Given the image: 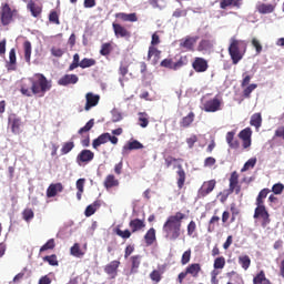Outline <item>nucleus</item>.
<instances>
[{"instance_id":"nucleus-1","label":"nucleus","mask_w":284,"mask_h":284,"mask_svg":"<svg viewBox=\"0 0 284 284\" xmlns=\"http://www.w3.org/2000/svg\"><path fill=\"white\" fill-rule=\"evenodd\" d=\"M28 81L29 84L23 83L20 89L21 94L24 97H32V94L44 97L45 92H50L52 88V83L41 73L34 74L32 78H29Z\"/></svg>"},{"instance_id":"nucleus-2","label":"nucleus","mask_w":284,"mask_h":284,"mask_svg":"<svg viewBox=\"0 0 284 284\" xmlns=\"http://www.w3.org/2000/svg\"><path fill=\"white\" fill-rule=\"evenodd\" d=\"M246 45L242 40H236L231 38L229 54L233 61V64L236 65L241 59H243V52H245Z\"/></svg>"},{"instance_id":"nucleus-3","label":"nucleus","mask_w":284,"mask_h":284,"mask_svg":"<svg viewBox=\"0 0 284 284\" xmlns=\"http://www.w3.org/2000/svg\"><path fill=\"white\" fill-rule=\"evenodd\" d=\"M183 219H185V214L176 212L174 215L168 217L163 227H169L171 230H181Z\"/></svg>"},{"instance_id":"nucleus-4","label":"nucleus","mask_w":284,"mask_h":284,"mask_svg":"<svg viewBox=\"0 0 284 284\" xmlns=\"http://www.w3.org/2000/svg\"><path fill=\"white\" fill-rule=\"evenodd\" d=\"M108 141H110L112 145H116V143H119V138L111 135L110 133H102L100 136L93 140L92 148L97 150V148L108 143Z\"/></svg>"},{"instance_id":"nucleus-5","label":"nucleus","mask_w":284,"mask_h":284,"mask_svg":"<svg viewBox=\"0 0 284 284\" xmlns=\"http://www.w3.org/2000/svg\"><path fill=\"white\" fill-rule=\"evenodd\" d=\"M8 121H9V126L11 129V132L13 134H21V125H22L21 116L12 113L9 115Z\"/></svg>"},{"instance_id":"nucleus-6","label":"nucleus","mask_w":284,"mask_h":284,"mask_svg":"<svg viewBox=\"0 0 284 284\" xmlns=\"http://www.w3.org/2000/svg\"><path fill=\"white\" fill-rule=\"evenodd\" d=\"M256 209H255V213L253 215L254 219H263L264 221V225H266V223H270V213H267V210L265 209V205H263L262 203H256Z\"/></svg>"},{"instance_id":"nucleus-7","label":"nucleus","mask_w":284,"mask_h":284,"mask_svg":"<svg viewBox=\"0 0 284 284\" xmlns=\"http://www.w3.org/2000/svg\"><path fill=\"white\" fill-rule=\"evenodd\" d=\"M214 187H216V180L206 181L202 184L199 190V196H207L211 192H214Z\"/></svg>"},{"instance_id":"nucleus-8","label":"nucleus","mask_w":284,"mask_h":284,"mask_svg":"<svg viewBox=\"0 0 284 284\" xmlns=\"http://www.w3.org/2000/svg\"><path fill=\"white\" fill-rule=\"evenodd\" d=\"M93 159H94V152L88 149H84L78 154L77 163L78 165H81V163H90V161H93Z\"/></svg>"},{"instance_id":"nucleus-9","label":"nucleus","mask_w":284,"mask_h":284,"mask_svg":"<svg viewBox=\"0 0 284 284\" xmlns=\"http://www.w3.org/2000/svg\"><path fill=\"white\" fill-rule=\"evenodd\" d=\"M203 110L204 112H219V110H221V100H219V98H214L206 101Z\"/></svg>"},{"instance_id":"nucleus-10","label":"nucleus","mask_w":284,"mask_h":284,"mask_svg":"<svg viewBox=\"0 0 284 284\" xmlns=\"http://www.w3.org/2000/svg\"><path fill=\"white\" fill-rule=\"evenodd\" d=\"M255 9L260 14H272L276 10V7L271 3L257 2Z\"/></svg>"},{"instance_id":"nucleus-11","label":"nucleus","mask_w":284,"mask_h":284,"mask_svg":"<svg viewBox=\"0 0 284 284\" xmlns=\"http://www.w3.org/2000/svg\"><path fill=\"white\" fill-rule=\"evenodd\" d=\"M85 99H87V103H85L84 110H87L88 112L91 108L99 105V101L101 97L93 93H87Z\"/></svg>"},{"instance_id":"nucleus-12","label":"nucleus","mask_w":284,"mask_h":284,"mask_svg":"<svg viewBox=\"0 0 284 284\" xmlns=\"http://www.w3.org/2000/svg\"><path fill=\"white\" fill-rule=\"evenodd\" d=\"M192 65L195 72H206L209 68L207 60L203 58H195Z\"/></svg>"},{"instance_id":"nucleus-13","label":"nucleus","mask_w":284,"mask_h":284,"mask_svg":"<svg viewBox=\"0 0 284 284\" xmlns=\"http://www.w3.org/2000/svg\"><path fill=\"white\" fill-rule=\"evenodd\" d=\"M199 38L196 37H186L180 40V48H184V50L192 51L194 50V43H196Z\"/></svg>"},{"instance_id":"nucleus-14","label":"nucleus","mask_w":284,"mask_h":284,"mask_svg":"<svg viewBox=\"0 0 284 284\" xmlns=\"http://www.w3.org/2000/svg\"><path fill=\"white\" fill-rule=\"evenodd\" d=\"M163 233L165 234V239H168L169 241H176V239H179V236H181V230L179 229H169L163 226Z\"/></svg>"},{"instance_id":"nucleus-15","label":"nucleus","mask_w":284,"mask_h":284,"mask_svg":"<svg viewBox=\"0 0 284 284\" xmlns=\"http://www.w3.org/2000/svg\"><path fill=\"white\" fill-rule=\"evenodd\" d=\"M78 82H79V77H77V74H65L58 81L59 85H70V84L74 85Z\"/></svg>"},{"instance_id":"nucleus-16","label":"nucleus","mask_w":284,"mask_h":284,"mask_svg":"<svg viewBox=\"0 0 284 284\" xmlns=\"http://www.w3.org/2000/svg\"><path fill=\"white\" fill-rule=\"evenodd\" d=\"M59 192H63V184H61V183L51 184L47 189V196H48V199H52V197L57 196V194H59Z\"/></svg>"},{"instance_id":"nucleus-17","label":"nucleus","mask_w":284,"mask_h":284,"mask_svg":"<svg viewBox=\"0 0 284 284\" xmlns=\"http://www.w3.org/2000/svg\"><path fill=\"white\" fill-rule=\"evenodd\" d=\"M112 28H113V32L115 34V37L119 38H125L128 37L130 33L128 32V29L116 22L112 23Z\"/></svg>"},{"instance_id":"nucleus-18","label":"nucleus","mask_w":284,"mask_h":284,"mask_svg":"<svg viewBox=\"0 0 284 284\" xmlns=\"http://www.w3.org/2000/svg\"><path fill=\"white\" fill-rule=\"evenodd\" d=\"M1 21L3 26H8V23L12 21V10H10V7L8 4H4L2 8Z\"/></svg>"},{"instance_id":"nucleus-19","label":"nucleus","mask_w":284,"mask_h":284,"mask_svg":"<svg viewBox=\"0 0 284 284\" xmlns=\"http://www.w3.org/2000/svg\"><path fill=\"white\" fill-rule=\"evenodd\" d=\"M119 265H121V262L112 261L105 266L104 272H106L112 278H116V270H119Z\"/></svg>"},{"instance_id":"nucleus-20","label":"nucleus","mask_w":284,"mask_h":284,"mask_svg":"<svg viewBox=\"0 0 284 284\" xmlns=\"http://www.w3.org/2000/svg\"><path fill=\"white\" fill-rule=\"evenodd\" d=\"M116 19H121L122 21H129L130 23H134L139 21V18H136V13H116L115 14Z\"/></svg>"},{"instance_id":"nucleus-21","label":"nucleus","mask_w":284,"mask_h":284,"mask_svg":"<svg viewBox=\"0 0 284 284\" xmlns=\"http://www.w3.org/2000/svg\"><path fill=\"white\" fill-rule=\"evenodd\" d=\"M234 134H236V132L231 131L226 133V143L229 145V148H231L232 150H237L239 148V141H234Z\"/></svg>"},{"instance_id":"nucleus-22","label":"nucleus","mask_w":284,"mask_h":284,"mask_svg":"<svg viewBox=\"0 0 284 284\" xmlns=\"http://www.w3.org/2000/svg\"><path fill=\"white\" fill-rule=\"evenodd\" d=\"M128 150H143V144L139 140L130 141L123 146V152H128Z\"/></svg>"},{"instance_id":"nucleus-23","label":"nucleus","mask_w":284,"mask_h":284,"mask_svg":"<svg viewBox=\"0 0 284 284\" xmlns=\"http://www.w3.org/2000/svg\"><path fill=\"white\" fill-rule=\"evenodd\" d=\"M129 225L133 233L139 232V230H143V227H145V223L139 219L131 220Z\"/></svg>"},{"instance_id":"nucleus-24","label":"nucleus","mask_w":284,"mask_h":284,"mask_svg":"<svg viewBox=\"0 0 284 284\" xmlns=\"http://www.w3.org/2000/svg\"><path fill=\"white\" fill-rule=\"evenodd\" d=\"M27 9L31 12L32 17L37 18L41 14V7L34 3L33 1H29L27 4Z\"/></svg>"},{"instance_id":"nucleus-25","label":"nucleus","mask_w":284,"mask_h":284,"mask_svg":"<svg viewBox=\"0 0 284 284\" xmlns=\"http://www.w3.org/2000/svg\"><path fill=\"white\" fill-rule=\"evenodd\" d=\"M118 185H119V180H116V178H114L113 174H110L106 176L104 181V187L106 190H110L111 187H116Z\"/></svg>"},{"instance_id":"nucleus-26","label":"nucleus","mask_w":284,"mask_h":284,"mask_svg":"<svg viewBox=\"0 0 284 284\" xmlns=\"http://www.w3.org/2000/svg\"><path fill=\"white\" fill-rule=\"evenodd\" d=\"M146 245H152L156 241V230L150 229L144 235Z\"/></svg>"},{"instance_id":"nucleus-27","label":"nucleus","mask_w":284,"mask_h":284,"mask_svg":"<svg viewBox=\"0 0 284 284\" xmlns=\"http://www.w3.org/2000/svg\"><path fill=\"white\" fill-rule=\"evenodd\" d=\"M262 123H263V118L261 116V113H254L251 116L250 124L253 125V128H256V130H258V128H261Z\"/></svg>"},{"instance_id":"nucleus-28","label":"nucleus","mask_w":284,"mask_h":284,"mask_svg":"<svg viewBox=\"0 0 284 284\" xmlns=\"http://www.w3.org/2000/svg\"><path fill=\"white\" fill-rule=\"evenodd\" d=\"M186 274H191V276H199V272H201V264H191L186 267Z\"/></svg>"},{"instance_id":"nucleus-29","label":"nucleus","mask_w":284,"mask_h":284,"mask_svg":"<svg viewBox=\"0 0 284 284\" xmlns=\"http://www.w3.org/2000/svg\"><path fill=\"white\" fill-rule=\"evenodd\" d=\"M75 186H77V199L78 201H81V196L83 194V190L85 187V179H79L75 183Z\"/></svg>"},{"instance_id":"nucleus-30","label":"nucleus","mask_w":284,"mask_h":284,"mask_svg":"<svg viewBox=\"0 0 284 284\" xmlns=\"http://www.w3.org/2000/svg\"><path fill=\"white\" fill-rule=\"evenodd\" d=\"M23 48H24V60L27 61V63H30V57H32V43H30V41H24Z\"/></svg>"},{"instance_id":"nucleus-31","label":"nucleus","mask_w":284,"mask_h":284,"mask_svg":"<svg viewBox=\"0 0 284 284\" xmlns=\"http://www.w3.org/2000/svg\"><path fill=\"white\" fill-rule=\"evenodd\" d=\"M253 284H270V280L265 277V272L261 271L254 278Z\"/></svg>"},{"instance_id":"nucleus-32","label":"nucleus","mask_w":284,"mask_h":284,"mask_svg":"<svg viewBox=\"0 0 284 284\" xmlns=\"http://www.w3.org/2000/svg\"><path fill=\"white\" fill-rule=\"evenodd\" d=\"M239 263L243 270L247 271L250 270V265H252V260L247 255H242L239 257Z\"/></svg>"},{"instance_id":"nucleus-33","label":"nucleus","mask_w":284,"mask_h":284,"mask_svg":"<svg viewBox=\"0 0 284 284\" xmlns=\"http://www.w3.org/2000/svg\"><path fill=\"white\" fill-rule=\"evenodd\" d=\"M100 206H101V204L98 201L88 205L85 211H84L85 216H92L97 212V209L100 207Z\"/></svg>"},{"instance_id":"nucleus-34","label":"nucleus","mask_w":284,"mask_h":284,"mask_svg":"<svg viewBox=\"0 0 284 284\" xmlns=\"http://www.w3.org/2000/svg\"><path fill=\"white\" fill-rule=\"evenodd\" d=\"M194 123V113L190 112L186 116L182 119L181 125L182 128H190Z\"/></svg>"},{"instance_id":"nucleus-35","label":"nucleus","mask_w":284,"mask_h":284,"mask_svg":"<svg viewBox=\"0 0 284 284\" xmlns=\"http://www.w3.org/2000/svg\"><path fill=\"white\" fill-rule=\"evenodd\" d=\"M239 185V173L233 172L230 178V191L234 192Z\"/></svg>"},{"instance_id":"nucleus-36","label":"nucleus","mask_w":284,"mask_h":284,"mask_svg":"<svg viewBox=\"0 0 284 284\" xmlns=\"http://www.w3.org/2000/svg\"><path fill=\"white\" fill-rule=\"evenodd\" d=\"M92 65H97V60L84 58L80 62V68H82V70H85V68H92Z\"/></svg>"},{"instance_id":"nucleus-37","label":"nucleus","mask_w":284,"mask_h":284,"mask_svg":"<svg viewBox=\"0 0 284 284\" xmlns=\"http://www.w3.org/2000/svg\"><path fill=\"white\" fill-rule=\"evenodd\" d=\"M178 176V186L181 189L185 184V171H183V168H181V165H179Z\"/></svg>"},{"instance_id":"nucleus-38","label":"nucleus","mask_w":284,"mask_h":284,"mask_svg":"<svg viewBox=\"0 0 284 284\" xmlns=\"http://www.w3.org/2000/svg\"><path fill=\"white\" fill-rule=\"evenodd\" d=\"M258 88V84H248L244 90H243V97L244 99H250L251 94Z\"/></svg>"},{"instance_id":"nucleus-39","label":"nucleus","mask_w":284,"mask_h":284,"mask_svg":"<svg viewBox=\"0 0 284 284\" xmlns=\"http://www.w3.org/2000/svg\"><path fill=\"white\" fill-rule=\"evenodd\" d=\"M71 255L75 256V258H81L83 256V252H81V246L79 243H75L71 248H70Z\"/></svg>"},{"instance_id":"nucleus-40","label":"nucleus","mask_w":284,"mask_h":284,"mask_svg":"<svg viewBox=\"0 0 284 284\" xmlns=\"http://www.w3.org/2000/svg\"><path fill=\"white\" fill-rule=\"evenodd\" d=\"M197 50L200 52L212 50V42L210 40H202L199 44Z\"/></svg>"},{"instance_id":"nucleus-41","label":"nucleus","mask_w":284,"mask_h":284,"mask_svg":"<svg viewBox=\"0 0 284 284\" xmlns=\"http://www.w3.org/2000/svg\"><path fill=\"white\" fill-rule=\"evenodd\" d=\"M43 261L45 263H49V265H51L52 267H57L59 265V261L57 260V256L54 254L44 256Z\"/></svg>"},{"instance_id":"nucleus-42","label":"nucleus","mask_w":284,"mask_h":284,"mask_svg":"<svg viewBox=\"0 0 284 284\" xmlns=\"http://www.w3.org/2000/svg\"><path fill=\"white\" fill-rule=\"evenodd\" d=\"M239 136H240V139H242V141L252 139V129L246 128V129L242 130L239 133Z\"/></svg>"},{"instance_id":"nucleus-43","label":"nucleus","mask_w":284,"mask_h":284,"mask_svg":"<svg viewBox=\"0 0 284 284\" xmlns=\"http://www.w3.org/2000/svg\"><path fill=\"white\" fill-rule=\"evenodd\" d=\"M111 114H112L111 121L113 123H119V121H123V115L121 114V112L119 110L113 109L111 111Z\"/></svg>"},{"instance_id":"nucleus-44","label":"nucleus","mask_w":284,"mask_h":284,"mask_svg":"<svg viewBox=\"0 0 284 284\" xmlns=\"http://www.w3.org/2000/svg\"><path fill=\"white\" fill-rule=\"evenodd\" d=\"M74 150V142H67L62 145L61 152L62 154H70Z\"/></svg>"},{"instance_id":"nucleus-45","label":"nucleus","mask_w":284,"mask_h":284,"mask_svg":"<svg viewBox=\"0 0 284 284\" xmlns=\"http://www.w3.org/2000/svg\"><path fill=\"white\" fill-rule=\"evenodd\" d=\"M139 121L141 128H148L150 121L148 120V113H139Z\"/></svg>"},{"instance_id":"nucleus-46","label":"nucleus","mask_w":284,"mask_h":284,"mask_svg":"<svg viewBox=\"0 0 284 284\" xmlns=\"http://www.w3.org/2000/svg\"><path fill=\"white\" fill-rule=\"evenodd\" d=\"M223 267H225V257L223 256L216 257L214 261V268L223 270Z\"/></svg>"},{"instance_id":"nucleus-47","label":"nucleus","mask_w":284,"mask_h":284,"mask_svg":"<svg viewBox=\"0 0 284 284\" xmlns=\"http://www.w3.org/2000/svg\"><path fill=\"white\" fill-rule=\"evenodd\" d=\"M22 214L27 223H30V221L34 219V211H32L31 209L24 210Z\"/></svg>"},{"instance_id":"nucleus-48","label":"nucleus","mask_w":284,"mask_h":284,"mask_svg":"<svg viewBox=\"0 0 284 284\" xmlns=\"http://www.w3.org/2000/svg\"><path fill=\"white\" fill-rule=\"evenodd\" d=\"M91 128H94V119L89 120L88 123L78 131V133L83 134V132H90Z\"/></svg>"},{"instance_id":"nucleus-49","label":"nucleus","mask_w":284,"mask_h":284,"mask_svg":"<svg viewBox=\"0 0 284 284\" xmlns=\"http://www.w3.org/2000/svg\"><path fill=\"white\" fill-rule=\"evenodd\" d=\"M139 265H141V256L135 255L132 257V268L131 272L134 273L139 270Z\"/></svg>"},{"instance_id":"nucleus-50","label":"nucleus","mask_w":284,"mask_h":284,"mask_svg":"<svg viewBox=\"0 0 284 284\" xmlns=\"http://www.w3.org/2000/svg\"><path fill=\"white\" fill-rule=\"evenodd\" d=\"M254 165H256V158H252L246 161L241 172H247V170H250V168H254Z\"/></svg>"},{"instance_id":"nucleus-51","label":"nucleus","mask_w":284,"mask_h":284,"mask_svg":"<svg viewBox=\"0 0 284 284\" xmlns=\"http://www.w3.org/2000/svg\"><path fill=\"white\" fill-rule=\"evenodd\" d=\"M51 54H52V57H55L57 59H61V57H63V54H65V51H63V49H61V48L52 47Z\"/></svg>"},{"instance_id":"nucleus-52","label":"nucleus","mask_w":284,"mask_h":284,"mask_svg":"<svg viewBox=\"0 0 284 284\" xmlns=\"http://www.w3.org/2000/svg\"><path fill=\"white\" fill-rule=\"evenodd\" d=\"M267 194H270V189H263L257 195L256 203L263 204V199H267Z\"/></svg>"},{"instance_id":"nucleus-53","label":"nucleus","mask_w":284,"mask_h":284,"mask_svg":"<svg viewBox=\"0 0 284 284\" xmlns=\"http://www.w3.org/2000/svg\"><path fill=\"white\" fill-rule=\"evenodd\" d=\"M54 239H50L44 245L40 247V252H45L47 250H54Z\"/></svg>"},{"instance_id":"nucleus-54","label":"nucleus","mask_w":284,"mask_h":284,"mask_svg":"<svg viewBox=\"0 0 284 284\" xmlns=\"http://www.w3.org/2000/svg\"><path fill=\"white\" fill-rule=\"evenodd\" d=\"M115 234L121 236V239H130L132 236L130 230L122 231L121 229H116Z\"/></svg>"},{"instance_id":"nucleus-55","label":"nucleus","mask_w":284,"mask_h":284,"mask_svg":"<svg viewBox=\"0 0 284 284\" xmlns=\"http://www.w3.org/2000/svg\"><path fill=\"white\" fill-rule=\"evenodd\" d=\"M175 19H181V17H187V9H175L173 16Z\"/></svg>"},{"instance_id":"nucleus-56","label":"nucleus","mask_w":284,"mask_h":284,"mask_svg":"<svg viewBox=\"0 0 284 284\" xmlns=\"http://www.w3.org/2000/svg\"><path fill=\"white\" fill-rule=\"evenodd\" d=\"M252 45L253 48H255L256 54H261V52H263V45H261V42L258 41V39L253 38Z\"/></svg>"},{"instance_id":"nucleus-57","label":"nucleus","mask_w":284,"mask_h":284,"mask_svg":"<svg viewBox=\"0 0 284 284\" xmlns=\"http://www.w3.org/2000/svg\"><path fill=\"white\" fill-rule=\"evenodd\" d=\"M192 256V251H185L182 255V260H181V263L182 265H187V263H190V258Z\"/></svg>"},{"instance_id":"nucleus-58","label":"nucleus","mask_w":284,"mask_h":284,"mask_svg":"<svg viewBox=\"0 0 284 284\" xmlns=\"http://www.w3.org/2000/svg\"><path fill=\"white\" fill-rule=\"evenodd\" d=\"M150 278H151V281H153L154 283H161V272L154 270V271L150 274Z\"/></svg>"},{"instance_id":"nucleus-59","label":"nucleus","mask_w":284,"mask_h":284,"mask_svg":"<svg viewBox=\"0 0 284 284\" xmlns=\"http://www.w3.org/2000/svg\"><path fill=\"white\" fill-rule=\"evenodd\" d=\"M219 221H221V217L219 216H213L211 217L210 222H209V227H207V232L212 233L214 231V225L213 223H219Z\"/></svg>"},{"instance_id":"nucleus-60","label":"nucleus","mask_w":284,"mask_h":284,"mask_svg":"<svg viewBox=\"0 0 284 284\" xmlns=\"http://www.w3.org/2000/svg\"><path fill=\"white\" fill-rule=\"evenodd\" d=\"M49 21H51V23H55L57 26H59L61 22L59 21V14H57L55 11H52L49 14Z\"/></svg>"},{"instance_id":"nucleus-61","label":"nucleus","mask_w":284,"mask_h":284,"mask_svg":"<svg viewBox=\"0 0 284 284\" xmlns=\"http://www.w3.org/2000/svg\"><path fill=\"white\" fill-rule=\"evenodd\" d=\"M160 52L156 50V48L154 47H150L149 48V53H148V59H152L154 57V59H156L159 57Z\"/></svg>"},{"instance_id":"nucleus-62","label":"nucleus","mask_w":284,"mask_h":284,"mask_svg":"<svg viewBox=\"0 0 284 284\" xmlns=\"http://www.w3.org/2000/svg\"><path fill=\"white\" fill-rule=\"evenodd\" d=\"M195 230H196V222L191 221L187 225V235L192 236L194 234Z\"/></svg>"},{"instance_id":"nucleus-63","label":"nucleus","mask_w":284,"mask_h":284,"mask_svg":"<svg viewBox=\"0 0 284 284\" xmlns=\"http://www.w3.org/2000/svg\"><path fill=\"white\" fill-rule=\"evenodd\" d=\"M100 54H102V57H108V54H110V43L102 44Z\"/></svg>"},{"instance_id":"nucleus-64","label":"nucleus","mask_w":284,"mask_h":284,"mask_svg":"<svg viewBox=\"0 0 284 284\" xmlns=\"http://www.w3.org/2000/svg\"><path fill=\"white\" fill-rule=\"evenodd\" d=\"M283 190H284V185L281 183H276L272 187V192H274L275 194H282Z\"/></svg>"}]
</instances>
